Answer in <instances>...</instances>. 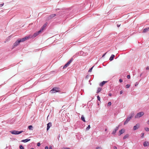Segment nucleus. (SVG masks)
I'll list each match as a JSON object with an SVG mask.
<instances>
[{
    "label": "nucleus",
    "instance_id": "30",
    "mask_svg": "<svg viewBox=\"0 0 149 149\" xmlns=\"http://www.w3.org/2000/svg\"><path fill=\"white\" fill-rule=\"evenodd\" d=\"M145 130L146 131H149V128L148 127H145Z\"/></svg>",
    "mask_w": 149,
    "mask_h": 149
},
{
    "label": "nucleus",
    "instance_id": "42",
    "mask_svg": "<svg viewBox=\"0 0 149 149\" xmlns=\"http://www.w3.org/2000/svg\"><path fill=\"white\" fill-rule=\"evenodd\" d=\"M52 149V146H49V149Z\"/></svg>",
    "mask_w": 149,
    "mask_h": 149
},
{
    "label": "nucleus",
    "instance_id": "51",
    "mask_svg": "<svg viewBox=\"0 0 149 149\" xmlns=\"http://www.w3.org/2000/svg\"><path fill=\"white\" fill-rule=\"evenodd\" d=\"M147 123H148V124H149V120L147 122Z\"/></svg>",
    "mask_w": 149,
    "mask_h": 149
},
{
    "label": "nucleus",
    "instance_id": "38",
    "mask_svg": "<svg viewBox=\"0 0 149 149\" xmlns=\"http://www.w3.org/2000/svg\"><path fill=\"white\" fill-rule=\"evenodd\" d=\"M40 143H39V142H38L37 143V146H40Z\"/></svg>",
    "mask_w": 149,
    "mask_h": 149
},
{
    "label": "nucleus",
    "instance_id": "13",
    "mask_svg": "<svg viewBox=\"0 0 149 149\" xmlns=\"http://www.w3.org/2000/svg\"><path fill=\"white\" fill-rule=\"evenodd\" d=\"M107 82V81H103L100 83L99 85L101 86H102Z\"/></svg>",
    "mask_w": 149,
    "mask_h": 149
},
{
    "label": "nucleus",
    "instance_id": "16",
    "mask_svg": "<svg viewBox=\"0 0 149 149\" xmlns=\"http://www.w3.org/2000/svg\"><path fill=\"white\" fill-rule=\"evenodd\" d=\"M149 30V27L145 28L143 30V32L145 33Z\"/></svg>",
    "mask_w": 149,
    "mask_h": 149
},
{
    "label": "nucleus",
    "instance_id": "2",
    "mask_svg": "<svg viewBox=\"0 0 149 149\" xmlns=\"http://www.w3.org/2000/svg\"><path fill=\"white\" fill-rule=\"evenodd\" d=\"M134 115V112H131L130 114L129 115L128 117L126 118V120L125 121L124 123V125H125L127 124L130 120L132 118V117Z\"/></svg>",
    "mask_w": 149,
    "mask_h": 149
},
{
    "label": "nucleus",
    "instance_id": "46",
    "mask_svg": "<svg viewBox=\"0 0 149 149\" xmlns=\"http://www.w3.org/2000/svg\"><path fill=\"white\" fill-rule=\"evenodd\" d=\"M109 95L110 96H111L112 95L111 94V93L109 94Z\"/></svg>",
    "mask_w": 149,
    "mask_h": 149
},
{
    "label": "nucleus",
    "instance_id": "27",
    "mask_svg": "<svg viewBox=\"0 0 149 149\" xmlns=\"http://www.w3.org/2000/svg\"><path fill=\"white\" fill-rule=\"evenodd\" d=\"M19 148H20V149H24V147H23V146L22 145H20L19 146Z\"/></svg>",
    "mask_w": 149,
    "mask_h": 149
},
{
    "label": "nucleus",
    "instance_id": "52",
    "mask_svg": "<svg viewBox=\"0 0 149 149\" xmlns=\"http://www.w3.org/2000/svg\"><path fill=\"white\" fill-rule=\"evenodd\" d=\"M31 149H34V148H31Z\"/></svg>",
    "mask_w": 149,
    "mask_h": 149
},
{
    "label": "nucleus",
    "instance_id": "44",
    "mask_svg": "<svg viewBox=\"0 0 149 149\" xmlns=\"http://www.w3.org/2000/svg\"><path fill=\"white\" fill-rule=\"evenodd\" d=\"M146 69L147 70H149V66L147 67L146 68Z\"/></svg>",
    "mask_w": 149,
    "mask_h": 149
},
{
    "label": "nucleus",
    "instance_id": "47",
    "mask_svg": "<svg viewBox=\"0 0 149 149\" xmlns=\"http://www.w3.org/2000/svg\"><path fill=\"white\" fill-rule=\"evenodd\" d=\"M142 74H143V73H141V74H140V77H141V76H142Z\"/></svg>",
    "mask_w": 149,
    "mask_h": 149
},
{
    "label": "nucleus",
    "instance_id": "21",
    "mask_svg": "<svg viewBox=\"0 0 149 149\" xmlns=\"http://www.w3.org/2000/svg\"><path fill=\"white\" fill-rule=\"evenodd\" d=\"M129 136V135L128 134H126L123 137V139H125L127 138Z\"/></svg>",
    "mask_w": 149,
    "mask_h": 149
},
{
    "label": "nucleus",
    "instance_id": "4",
    "mask_svg": "<svg viewBox=\"0 0 149 149\" xmlns=\"http://www.w3.org/2000/svg\"><path fill=\"white\" fill-rule=\"evenodd\" d=\"M144 115V113L143 112H140L137 113V114L135 115V118H139L143 116Z\"/></svg>",
    "mask_w": 149,
    "mask_h": 149
},
{
    "label": "nucleus",
    "instance_id": "1",
    "mask_svg": "<svg viewBox=\"0 0 149 149\" xmlns=\"http://www.w3.org/2000/svg\"><path fill=\"white\" fill-rule=\"evenodd\" d=\"M30 38V36H26L24 38L21 39H19L17 40L14 43V47H15L18 45L19 43L23 42Z\"/></svg>",
    "mask_w": 149,
    "mask_h": 149
},
{
    "label": "nucleus",
    "instance_id": "24",
    "mask_svg": "<svg viewBox=\"0 0 149 149\" xmlns=\"http://www.w3.org/2000/svg\"><path fill=\"white\" fill-rule=\"evenodd\" d=\"M79 53L80 55H84V52L83 51H80L79 52Z\"/></svg>",
    "mask_w": 149,
    "mask_h": 149
},
{
    "label": "nucleus",
    "instance_id": "25",
    "mask_svg": "<svg viewBox=\"0 0 149 149\" xmlns=\"http://www.w3.org/2000/svg\"><path fill=\"white\" fill-rule=\"evenodd\" d=\"M91 128L90 125H88V127H86V130H88Z\"/></svg>",
    "mask_w": 149,
    "mask_h": 149
},
{
    "label": "nucleus",
    "instance_id": "28",
    "mask_svg": "<svg viewBox=\"0 0 149 149\" xmlns=\"http://www.w3.org/2000/svg\"><path fill=\"white\" fill-rule=\"evenodd\" d=\"M130 85L129 84H127L126 85L125 87L126 88H128L130 87Z\"/></svg>",
    "mask_w": 149,
    "mask_h": 149
},
{
    "label": "nucleus",
    "instance_id": "40",
    "mask_svg": "<svg viewBox=\"0 0 149 149\" xmlns=\"http://www.w3.org/2000/svg\"><path fill=\"white\" fill-rule=\"evenodd\" d=\"M49 147L47 146H46L45 147V149H48Z\"/></svg>",
    "mask_w": 149,
    "mask_h": 149
},
{
    "label": "nucleus",
    "instance_id": "17",
    "mask_svg": "<svg viewBox=\"0 0 149 149\" xmlns=\"http://www.w3.org/2000/svg\"><path fill=\"white\" fill-rule=\"evenodd\" d=\"M102 90V88H97V93H99Z\"/></svg>",
    "mask_w": 149,
    "mask_h": 149
},
{
    "label": "nucleus",
    "instance_id": "11",
    "mask_svg": "<svg viewBox=\"0 0 149 149\" xmlns=\"http://www.w3.org/2000/svg\"><path fill=\"white\" fill-rule=\"evenodd\" d=\"M139 127V124H136V125L134 126L133 127V130H135L137 129Z\"/></svg>",
    "mask_w": 149,
    "mask_h": 149
},
{
    "label": "nucleus",
    "instance_id": "22",
    "mask_svg": "<svg viewBox=\"0 0 149 149\" xmlns=\"http://www.w3.org/2000/svg\"><path fill=\"white\" fill-rule=\"evenodd\" d=\"M79 55H80L79 53V52L78 53H77L75 55H74L73 56V57H77Z\"/></svg>",
    "mask_w": 149,
    "mask_h": 149
},
{
    "label": "nucleus",
    "instance_id": "31",
    "mask_svg": "<svg viewBox=\"0 0 149 149\" xmlns=\"http://www.w3.org/2000/svg\"><path fill=\"white\" fill-rule=\"evenodd\" d=\"M144 133H142L141 134V137L143 138L144 137Z\"/></svg>",
    "mask_w": 149,
    "mask_h": 149
},
{
    "label": "nucleus",
    "instance_id": "35",
    "mask_svg": "<svg viewBox=\"0 0 149 149\" xmlns=\"http://www.w3.org/2000/svg\"><path fill=\"white\" fill-rule=\"evenodd\" d=\"M4 3H2L0 4V7H1L4 5Z\"/></svg>",
    "mask_w": 149,
    "mask_h": 149
},
{
    "label": "nucleus",
    "instance_id": "3",
    "mask_svg": "<svg viewBox=\"0 0 149 149\" xmlns=\"http://www.w3.org/2000/svg\"><path fill=\"white\" fill-rule=\"evenodd\" d=\"M23 132V131H18L17 130H13L10 131V132L12 134L17 135L22 133Z\"/></svg>",
    "mask_w": 149,
    "mask_h": 149
},
{
    "label": "nucleus",
    "instance_id": "12",
    "mask_svg": "<svg viewBox=\"0 0 149 149\" xmlns=\"http://www.w3.org/2000/svg\"><path fill=\"white\" fill-rule=\"evenodd\" d=\"M143 145L144 147L149 146V143L148 141H145L143 143Z\"/></svg>",
    "mask_w": 149,
    "mask_h": 149
},
{
    "label": "nucleus",
    "instance_id": "26",
    "mask_svg": "<svg viewBox=\"0 0 149 149\" xmlns=\"http://www.w3.org/2000/svg\"><path fill=\"white\" fill-rule=\"evenodd\" d=\"M94 67V66H93L92 67L90 68L89 70H88V72H92V69Z\"/></svg>",
    "mask_w": 149,
    "mask_h": 149
},
{
    "label": "nucleus",
    "instance_id": "36",
    "mask_svg": "<svg viewBox=\"0 0 149 149\" xmlns=\"http://www.w3.org/2000/svg\"><path fill=\"white\" fill-rule=\"evenodd\" d=\"M127 77L128 79H130V75H127Z\"/></svg>",
    "mask_w": 149,
    "mask_h": 149
},
{
    "label": "nucleus",
    "instance_id": "41",
    "mask_svg": "<svg viewBox=\"0 0 149 149\" xmlns=\"http://www.w3.org/2000/svg\"><path fill=\"white\" fill-rule=\"evenodd\" d=\"M123 91L122 90V91H120V94H122L123 93Z\"/></svg>",
    "mask_w": 149,
    "mask_h": 149
},
{
    "label": "nucleus",
    "instance_id": "7",
    "mask_svg": "<svg viewBox=\"0 0 149 149\" xmlns=\"http://www.w3.org/2000/svg\"><path fill=\"white\" fill-rule=\"evenodd\" d=\"M41 32V30H39L38 32H35L34 33L33 35V37H36Z\"/></svg>",
    "mask_w": 149,
    "mask_h": 149
},
{
    "label": "nucleus",
    "instance_id": "49",
    "mask_svg": "<svg viewBox=\"0 0 149 149\" xmlns=\"http://www.w3.org/2000/svg\"><path fill=\"white\" fill-rule=\"evenodd\" d=\"M120 25L118 24V25H117V27H119L120 26Z\"/></svg>",
    "mask_w": 149,
    "mask_h": 149
},
{
    "label": "nucleus",
    "instance_id": "8",
    "mask_svg": "<svg viewBox=\"0 0 149 149\" xmlns=\"http://www.w3.org/2000/svg\"><path fill=\"white\" fill-rule=\"evenodd\" d=\"M47 23H45L43 26L40 29V30H41V32H42L43 30L44 29V28H45L46 26L47 25Z\"/></svg>",
    "mask_w": 149,
    "mask_h": 149
},
{
    "label": "nucleus",
    "instance_id": "34",
    "mask_svg": "<svg viewBox=\"0 0 149 149\" xmlns=\"http://www.w3.org/2000/svg\"><path fill=\"white\" fill-rule=\"evenodd\" d=\"M61 149H70V148H68L63 147V148H62Z\"/></svg>",
    "mask_w": 149,
    "mask_h": 149
},
{
    "label": "nucleus",
    "instance_id": "23",
    "mask_svg": "<svg viewBox=\"0 0 149 149\" xmlns=\"http://www.w3.org/2000/svg\"><path fill=\"white\" fill-rule=\"evenodd\" d=\"M116 131H116V130H114L112 132V134H113L114 136L115 135Z\"/></svg>",
    "mask_w": 149,
    "mask_h": 149
},
{
    "label": "nucleus",
    "instance_id": "43",
    "mask_svg": "<svg viewBox=\"0 0 149 149\" xmlns=\"http://www.w3.org/2000/svg\"><path fill=\"white\" fill-rule=\"evenodd\" d=\"M107 53V52H106V53H104V54L102 55V57H104V56L105 55V54H106Z\"/></svg>",
    "mask_w": 149,
    "mask_h": 149
},
{
    "label": "nucleus",
    "instance_id": "20",
    "mask_svg": "<svg viewBox=\"0 0 149 149\" xmlns=\"http://www.w3.org/2000/svg\"><path fill=\"white\" fill-rule=\"evenodd\" d=\"M81 119L84 122H86V120H85V118L83 115L81 116Z\"/></svg>",
    "mask_w": 149,
    "mask_h": 149
},
{
    "label": "nucleus",
    "instance_id": "32",
    "mask_svg": "<svg viewBox=\"0 0 149 149\" xmlns=\"http://www.w3.org/2000/svg\"><path fill=\"white\" fill-rule=\"evenodd\" d=\"M97 100L99 101H100V98L99 95H98L97 96Z\"/></svg>",
    "mask_w": 149,
    "mask_h": 149
},
{
    "label": "nucleus",
    "instance_id": "5",
    "mask_svg": "<svg viewBox=\"0 0 149 149\" xmlns=\"http://www.w3.org/2000/svg\"><path fill=\"white\" fill-rule=\"evenodd\" d=\"M59 88H58L54 87L53 88L52 90H51L50 92L51 93H55L58 92L59 91Z\"/></svg>",
    "mask_w": 149,
    "mask_h": 149
},
{
    "label": "nucleus",
    "instance_id": "33",
    "mask_svg": "<svg viewBox=\"0 0 149 149\" xmlns=\"http://www.w3.org/2000/svg\"><path fill=\"white\" fill-rule=\"evenodd\" d=\"M111 102H109L108 103V105L109 106L111 105Z\"/></svg>",
    "mask_w": 149,
    "mask_h": 149
},
{
    "label": "nucleus",
    "instance_id": "18",
    "mask_svg": "<svg viewBox=\"0 0 149 149\" xmlns=\"http://www.w3.org/2000/svg\"><path fill=\"white\" fill-rule=\"evenodd\" d=\"M28 129H29L30 130H33V126L31 125H30L28 126Z\"/></svg>",
    "mask_w": 149,
    "mask_h": 149
},
{
    "label": "nucleus",
    "instance_id": "10",
    "mask_svg": "<svg viewBox=\"0 0 149 149\" xmlns=\"http://www.w3.org/2000/svg\"><path fill=\"white\" fill-rule=\"evenodd\" d=\"M52 126V123L49 122L47 124V130H48L50 128V127Z\"/></svg>",
    "mask_w": 149,
    "mask_h": 149
},
{
    "label": "nucleus",
    "instance_id": "45",
    "mask_svg": "<svg viewBox=\"0 0 149 149\" xmlns=\"http://www.w3.org/2000/svg\"><path fill=\"white\" fill-rule=\"evenodd\" d=\"M113 149H117V148L116 146H114L113 147Z\"/></svg>",
    "mask_w": 149,
    "mask_h": 149
},
{
    "label": "nucleus",
    "instance_id": "6",
    "mask_svg": "<svg viewBox=\"0 0 149 149\" xmlns=\"http://www.w3.org/2000/svg\"><path fill=\"white\" fill-rule=\"evenodd\" d=\"M73 59L72 58H71L63 66V68H65L67 67L73 61Z\"/></svg>",
    "mask_w": 149,
    "mask_h": 149
},
{
    "label": "nucleus",
    "instance_id": "14",
    "mask_svg": "<svg viewBox=\"0 0 149 149\" xmlns=\"http://www.w3.org/2000/svg\"><path fill=\"white\" fill-rule=\"evenodd\" d=\"M30 140H31V139H26L23 140H22L21 141L23 142L26 143L28 141H30Z\"/></svg>",
    "mask_w": 149,
    "mask_h": 149
},
{
    "label": "nucleus",
    "instance_id": "39",
    "mask_svg": "<svg viewBox=\"0 0 149 149\" xmlns=\"http://www.w3.org/2000/svg\"><path fill=\"white\" fill-rule=\"evenodd\" d=\"M96 149H101L100 147H97L96 148Z\"/></svg>",
    "mask_w": 149,
    "mask_h": 149
},
{
    "label": "nucleus",
    "instance_id": "15",
    "mask_svg": "<svg viewBox=\"0 0 149 149\" xmlns=\"http://www.w3.org/2000/svg\"><path fill=\"white\" fill-rule=\"evenodd\" d=\"M115 57V55L113 54H112L109 58V60L111 61H112Z\"/></svg>",
    "mask_w": 149,
    "mask_h": 149
},
{
    "label": "nucleus",
    "instance_id": "9",
    "mask_svg": "<svg viewBox=\"0 0 149 149\" xmlns=\"http://www.w3.org/2000/svg\"><path fill=\"white\" fill-rule=\"evenodd\" d=\"M56 16V15L55 14H53L50 15L48 17L47 19L48 20H50L52 19L53 17H54L55 16Z\"/></svg>",
    "mask_w": 149,
    "mask_h": 149
},
{
    "label": "nucleus",
    "instance_id": "37",
    "mask_svg": "<svg viewBox=\"0 0 149 149\" xmlns=\"http://www.w3.org/2000/svg\"><path fill=\"white\" fill-rule=\"evenodd\" d=\"M119 81L120 83H121L123 82V80L122 79H120L119 80Z\"/></svg>",
    "mask_w": 149,
    "mask_h": 149
},
{
    "label": "nucleus",
    "instance_id": "29",
    "mask_svg": "<svg viewBox=\"0 0 149 149\" xmlns=\"http://www.w3.org/2000/svg\"><path fill=\"white\" fill-rule=\"evenodd\" d=\"M119 129V126L116 127L114 129L116 131H117Z\"/></svg>",
    "mask_w": 149,
    "mask_h": 149
},
{
    "label": "nucleus",
    "instance_id": "19",
    "mask_svg": "<svg viewBox=\"0 0 149 149\" xmlns=\"http://www.w3.org/2000/svg\"><path fill=\"white\" fill-rule=\"evenodd\" d=\"M123 129H121V130H120L119 131V134L118 135L119 136L121 134H122L123 133Z\"/></svg>",
    "mask_w": 149,
    "mask_h": 149
},
{
    "label": "nucleus",
    "instance_id": "50",
    "mask_svg": "<svg viewBox=\"0 0 149 149\" xmlns=\"http://www.w3.org/2000/svg\"><path fill=\"white\" fill-rule=\"evenodd\" d=\"M138 83L137 82L136 83V84L135 85V86H136V85H138Z\"/></svg>",
    "mask_w": 149,
    "mask_h": 149
},
{
    "label": "nucleus",
    "instance_id": "48",
    "mask_svg": "<svg viewBox=\"0 0 149 149\" xmlns=\"http://www.w3.org/2000/svg\"><path fill=\"white\" fill-rule=\"evenodd\" d=\"M88 75H87V76H86V77H85V78H86V79H87V78H88Z\"/></svg>",
    "mask_w": 149,
    "mask_h": 149
}]
</instances>
